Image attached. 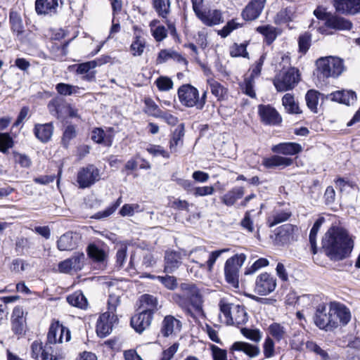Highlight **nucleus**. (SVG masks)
<instances>
[{
    "mask_svg": "<svg viewBox=\"0 0 360 360\" xmlns=\"http://www.w3.org/2000/svg\"><path fill=\"white\" fill-rule=\"evenodd\" d=\"M353 248L354 241L348 232L339 226L329 228L321 240V251L333 262L349 257Z\"/></svg>",
    "mask_w": 360,
    "mask_h": 360,
    "instance_id": "f257e3e1",
    "label": "nucleus"
},
{
    "mask_svg": "<svg viewBox=\"0 0 360 360\" xmlns=\"http://www.w3.org/2000/svg\"><path fill=\"white\" fill-rule=\"evenodd\" d=\"M350 319L349 309L343 304L336 302H330L328 309L325 304H319L314 316L315 325L326 331L332 330L340 324L345 326Z\"/></svg>",
    "mask_w": 360,
    "mask_h": 360,
    "instance_id": "f03ea898",
    "label": "nucleus"
},
{
    "mask_svg": "<svg viewBox=\"0 0 360 360\" xmlns=\"http://www.w3.org/2000/svg\"><path fill=\"white\" fill-rule=\"evenodd\" d=\"M180 292L172 295L173 301L181 307L186 314L195 318L191 307L200 316H205L202 309L203 300L199 289L192 283H181Z\"/></svg>",
    "mask_w": 360,
    "mask_h": 360,
    "instance_id": "7ed1b4c3",
    "label": "nucleus"
},
{
    "mask_svg": "<svg viewBox=\"0 0 360 360\" xmlns=\"http://www.w3.org/2000/svg\"><path fill=\"white\" fill-rule=\"evenodd\" d=\"M318 76L323 78L338 77L344 69L343 61L338 57L328 56L316 60Z\"/></svg>",
    "mask_w": 360,
    "mask_h": 360,
    "instance_id": "20e7f679",
    "label": "nucleus"
},
{
    "mask_svg": "<svg viewBox=\"0 0 360 360\" xmlns=\"http://www.w3.org/2000/svg\"><path fill=\"white\" fill-rule=\"evenodd\" d=\"M246 259L244 254H236L229 258L224 265L226 281L235 288H239V270Z\"/></svg>",
    "mask_w": 360,
    "mask_h": 360,
    "instance_id": "39448f33",
    "label": "nucleus"
},
{
    "mask_svg": "<svg viewBox=\"0 0 360 360\" xmlns=\"http://www.w3.org/2000/svg\"><path fill=\"white\" fill-rule=\"evenodd\" d=\"M299 81V70L295 68H290L280 72L274 80V85L278 91H287L292 89Z\"/></svg>",
    "mask_w": 360,
    "mask_h": 360,
    "instance_id": "423d86ee",
    "label": "nucleus"
},
{
    "mask_svg": "<svg viewBox=\"0 0 360 360\" xmlns=\"http://www.w3.org/2000/svg\"><path fill=\"white\" fill-rule=\"evenodd\" d=\"M100 179L99 170L94 165L82 167L77 173V181L79 188H89Z\"/></svg>",
    "mask_w": 360,
    "mask_h": 360,
    "instance_id": "0eeeda50",
    "label": "nucleus"
},
{
    "mask_svg": "<svg viewBox=\"0 0 360 360\" xmlns=\"http://www.w3.org/2000/svg\"><path fill=\"white\" fill-rule=\"evenodd\" d=\"M276 279L271 274L264 272L259 275L255 281V291L260 295H267L274 291Z\"/></svg>",
    "mask_w": 360,
    "mask_h": 360,
    "instance_id": "6e6552de",
    "label": "nucleus"
},
{
    "mask_svg": "<svg viewBox=\"0 0 360 360\" xmlns=\"http://www.w3.org/2000/svg\"><path fill=\"white\" fill-rule=\"evenodd\" d=\"M180 103L188 108L195 106L199 96L198 90L191 84H187L181 86L177 91Z\"/></svg>",
    "mask_w": 360,
    "mask_h": 360,
    "instance_id": "1a4fd4ad",
    "label": "nucleus"
},
{
    "mask_svg": "<svg viewBox=\"0 0 360 360\" xmlns=\"http://www.w3.org/2000/svg\"><path fill=\"white\" fill-rule=\"evenodd\" d=\"M108 309L110 311H106L102 314L96 323V333L98 337L105 338L109 335L112 329V319L114 315H112V311L115 310V306H110L109 304Z\"/></svg>",
    "mask_w": 360,
    "mask_h": 360,
    "instance_id": "9d476101",
    "label": "nucleus"
},
{
    "mask_svg": "<svg viewBox=\"0 0 360 360\" xmlns=\"http://www.w3.org/2000/svg\"><path fill=\"white\" fill-rule=\"evenodd\" d=\"M258 114L261 121L266 125H278L282 122L278 112L270 105L261 104L258 106Z\"/></svg>",
    "mask_w": 360,
    "mask_h": 360,
    "instance_id": "9b49d317",
    "label": "nucleus"
},
{
    "mask_svg": "<svg viewBox=\"0 0 360 360\" xmlns=\"http://www.w3.org/2000/svg\"><path fill=\"white\" fill-rule=\"evenodd\" d=\"M266 0H251L244 8L241 16L246 21L255 20L262 13Z\"/></svg>",
    "mask_w": 360,
    "mask_h": 360,
    "instance_id": "f8f14e48",
    "label": "nucleus"
},
{
    "mask_svg": "<svg viewBox=\"0 0 360 360\" xmlns=\"http://www.w3.org/2000/svg\"><path fill=\"white\" fill-rule=\"evenodd\" d=\"M333 6L338 13L343 15L360 13V0H333Z\"/></svg>",
    "mask_w": 360,
    "mask_h": 360,
    "instance_id": "ddd939ff",
    "label": "nucleus"
},
{
    "mask_svg": "<svg viewBox=\"0 0 360 360\" xmlns=\"http://www.w3.org/2000/svg\"><path fill=\"white\" fill-rule=\"evenodd\" d=\"M153 316L143 310L131 318L130 325L139 334L150 326Z\"/></svg>",
    "mask_w": 360,
    "mask_h": 360,
    "instance_id": "4468645a",
    "label": "nucleus"
},
{
    "mask_svg": "<svg viewBox=\"0 0 360 360\" xmlns=\"http://www.w3.org/2000/svg\"><path fill=\"white\" fill-rule=\"evenodd\" d=\"M86 253L93 262L97 264L100 268L107 265L108 253L104 249L94 243L89 244L86 248Z\"/></svg>",
    "mask_w": 360,
    "mask_h": 360,
    "instance_id": "2eb2a0df",
    "label": "nucleus"
},
{
    "mask_svg": "<svg viewBox=\"0 0 360 360\" xmlns=\"http://www.w3.org/2000/svg\"><path fill=\"white\" fill-rule=\"evenodd\" d=\"M164 271L166 274H172L176 271L182 264V257L179 252L167 250L165 253Z\"/></svg>",
    "mask_w": 360,
    "mask_h": 360,
    "instance_id": "dca6fc26",
    "label": "nucleus"
},
{
    "mask_svg": "<svg viewBox=\"0 0 360 360\" xmlns=\"http://www.w3.org/2000/svg\"><path fill=\"white\" fill-rule=\"evenodd\" d=\"M48 110L51 115L58 120L63 119L68 110V103L61 97H55L48 103Z\"/></svg>",
    "mask_w": 360,
    "mask_h": 360,
    "instance_id": "f3484780",
    "label": "nucleus"
},
{
    "mask_svg": "<svg viewBox=\"0 0 360 360\" xmlns=\"http://www.w3.org/2000/svg\"><path fill=\"white\" fill-rule=\"evenodd\" d=\"M297 227L290 224H285L275 230V240L281 245L287 244L294 240V232Z\"/></svg>",
    "mask_w": 360,
    "mask_h": 360,
    "instance_id": "a211bd4d",
    "label": "nucleus"
},
{
    "mask_svg": "<svg viewBox=\"0 0 360 360\" xmlns=\"http://www.w3.org/2000/svg\"><path fill=\"white\" fill-rule=\"evenodd\" d=\"M271 151L284 155H295L302 151V147L297 143L283 142L273 146Z\"/></svg>",
    "mask_w": 360,
    "mask_h": 360,
    "instance_id": "6ab92c4d",
    "label": "nucleus"
},
{
    "mask_svg": "<svg viewBox=\"0 0 360 360\" xmlns=\"http://www.w3.org/2000/svg\"><path fill=\"white\" fill-rule=\"evenodd\" d=\"M326 97L333 101L347 105H352L356 101V93L352 90L337 91L328 94Z\"/></svg>",
    "mask_w": 360,
    "mask_h": 360,
    "instance_id": "aec40b11",
    "label": "nucleus"
},
{
    "mask_svg": "<svg viewBox=\"0 0 360 360\" xmlns=\"http://www.w3.org/2000/svg\"><path fill=\"white\" fill-rule=\"evenodd\" d=\"M9 23L11 31L15 34L18 40L22 42L25 39V27L20 15L15 11L10 12Z\"/></svg>",
    "mask_w": 360,
    "mask_h": 360,
    "instance_id": "412c9836",
    "label": "nucleus"
},
{
    "mask_svg": "<svg viewBox=\"0 0 360 360\" xmlns=\"http://www.w3.org/2000/svg\"><path fill=\"white\" fill-rule=\"evenodd\" d=\"M181 322L172 315L165 316L161 326L160 333L165 338L172 335L174 330L179 331L181 328Z\"/></svg>",
    "mask_w": 360,
    "mask_h": 360,
    "instance_id": "4be33fe9",
    "label": "nucleus"
},
{
    "mask_svg": "<svg viewBox=\"0 0 360 360\" xmlns=\"http://www.w3.org/2000/svg\"><path fill=\"white\" fill-rule=\"evenodd\" d=\"M324 24L326 27L337 30H350L352 28L350 20L333 13Z\"/></svg>",
    "mask_w": 360,
    "mask_h": 360,
    "instance_id": "5701e85b",
    "label": "nucleus"
},
{
    "mask_svg": "<svg viewBox=\"0 0 360 360\" xmlns=\"http://www.w3.org/2000/svg\"><path fill=\"white\" fill-rule=\"evenodd\" d=\"M54 127L53 122L36 124L34 127V134L42 143H47L52 137Z\"/></svg>",
    "mask_w": 360,
    "mask_h": 360,
    "instance_id": "b1692460",
    "label": "nucleus"
},
{
    "mask_svg": "<svg viewBox=\"0 0 360 360\" xmlns=\"http://www.w3.org/2000/svg\"><path fill=\"white\" fill-rule=\"evenodd\" d=\"M58 0H36L35 11L38 15H52L57 12Z\"/></svg>",
    "mask_w": 360,
    "mask_h": 360,
    "instance_id": "393cba45",
    "label": "nucleus"
},
{
    "mask_svg": "<svg viewBox=\"0 0 360 360\" xmlns=\"http://www.w3.org/2000/svg\"><path fill=\"white\" fill-rule=\"evenodd\" d=\"M198 18L207 26L212 27L216 25H219L224 22L222 13L221 11L209 10L207 12L203 11L201 13Z\"/></svg>",
    "mask_w": 360,
    "mask_h": 360,
    "instance_id": "a878e982",
    "label": "nucleus"
},
{
    "mask_svg": "<svg viewBox=\"0 0 360 360\" xmlns=\"http://www.w3.org/2000/svg\"><path fill=\"white\" fill-rule=\"evenodd\" d=\"M230 350L231 352H243L250 358L255 357L260 353V349L258 346L241 341L235 342L231 345Z\"/></svg>",
    "mask_w": 360,
    "mask_h": 360,
    "instance_id": "bb28decb",
    "label": "nucleus"
},
{
    "mask_svg": "<svg viewBox=\"0 0 360 360\" xmlns=\"http://www.w3.org/2000/svg\"><path fill=\"white\" fill-rule=\"evenodd\" d=\"M293 163L292 158L282 157L280 155H272L269 158L263 159L262 165L267 169H272L276 167H285L290 166Z\"/></svg>",
    "mask_w": 360,
    "mask_h": 360,
    "instance_id": "cd10ccee",
    "label": "nucleus"
},
{
    "mask_svg": "<svg viewBox=\"0 0 360 360\" xmlns=\"http://www.w3.org/2000/svg\"><path fill=\"white\" fill-rule=\"evenodd\" d=\"M244 188L242 186L234 187L229 191L221 198V200L223 204L228 207L233 205L236 202L242 198L244 195Z\"/></svg>",
    "mask_w": 360,
    "mask_h": 360,
    "instance_id": "c85d7f7f",
    "label": "nucleus"
},
{
    "mask_svg": "<svg viewBox=\"0 0 360 360\" xmlns=\"http://www.w3.org/2000/svg\"><path fill=\"white\" fill-rule=\"evenodd\" d=\"M76 247L77 243L73 240L72 233L70 232L64 233L57 240V248L60 251L72 250Z\"/></svg>",
    "mask_w": 360,
    "mask_h": 360,
    "instance_id": "c756f323",
    "label": "nucleus"
},
{
    "mask_svg": "<svg viewBox=\"0 0 360 360\" xmlns=\"http://www.w3.org/2000/svg\"><path fill=\"white\" fill-rule=\"evenodd\" d=\"M325 219L323 217H319L313 224L312 228L310 230L309 240L311 245V251L313 255H316L318 252L316 245V236L317 233L324 222Z\"/></svg>",
    "mask_w": 360,
    "mask_h": 360,
    "instance_id": "7c9ffc66",
    "label": "nucleus"
},
{
    "mask_svg": "<svg viewBox=\"0 0 360 360\" xmlns=\"http://www.w3.org/2000/svg\"><path fill=\"white\" fill-rule=\"evenodd\" d=\"M140 301L143 307L146 309H143L146 312H150L153 316L154 313L158 310V301L157 297L152 295L144 294L141 296Z\"/></svg>",
    "mask_w": 360,
    "mask_h": 360,
    "instance_id": "2f4dec72",
    "label": "nucleus"
},
{
    "mask_svg": "<svg viewBox=\"0 0 360 360\" xmlns=\"http://www.w3.org/2000/svg\"><path fill=\"white\" fill-rule=\"evenodd\" d=\"M66 300L70 305L79 309H86L88 305L87 299L82 291H75L68 295Z\"/></svg>",
    "mask_w": 360,
    "mask_h": 360,
    "instance_id": "473e14b6",
    "label": "nucleus"
},
{
    "mask_svg": "<svg viewBox=\"0 0 360 360\" xmlns=\"http://www.w3.org/2000/svg\"><path fill=\"white\" fill-rule=\"evenodd\" d=\"M64 331V328L58 323L56 325L51 324L47 334V343L56 344V342H61L63 339L62 333Z\"/></svg>",
    "mask_w": 360,
    "mask_h": 360,
    "instance_id": "72a5a7b5",
    "label": "nucleus"
},
{
    "mask_svg": "<svg viewBox=\"0 0 360 360\" xmlns=\"http://www.w3.org/2000/svg\"><path fill=\"white\" fill-rule=\"evenodd\" d=\"M256 31L264 37L267 45L271 44L277 37L276 28L270 25L259 26Z\"/></svg>",
    "mask_w": 360,
    "mask_h": 360,
    "instance_id": "f704fd0d",
    "label": "nucleus"
},
{
    "mask_svg": "<svg viewBox=\"0 0 360 360\" xmlns=\"http://www.w3.org/2000/svg\"><path fill=\"white\" fill-rule=\"evenodd\" d=\"M290 211L280 210L275 211L267 219V224L269 227H273L280 223L286 221L291 217Z\"/></svg>",
    "mask_w": 360,
    "mask_h": 360,
    "instance_id": "c9c22d12",
    "label": "nucleus"
},
{
    "mask_svg": "<svg viewBox=\"0 0 360 360\" xmlns=\"http://www.w3.org/2000/svg\"><path fill=\"white\" fill-rule=\"evenodd\" d=\"M319 96H321L323 98L324 95L315 89H310L307 91L305 95L307 105L310 110L314 113L317 112V105Z\"/></svg>",
    "mask_w": 360,
    "mask_h": 360,
    "instance_id": "e433bc0d",
    "label": "nucleus"
},
{
    "mask_svg": "<svg viewBox=\"0 0 360 360\" xmlns=\"http://www.w3.org/2000/svg\"><path fill=\"white\" fill-rule=\"evenodd\" d=\"M282 103L287 112L290 114L301 113L298 103L295 102L291 94H285L282 98Z\"/></svg>",
    "mask_w": 360,
    "mask_h": 360,
    "instance_id": "4c0bfd02",
    "label": "nucleus"
},
{
    "mask_svg": "<svg viewBox=\"0 0 360 360\" xmlns=\"http://www.w3.org/2000/svg\"><path fill=\"white\" fill-rule=\"evenodd\" d=\"M212 94L217 98V100H223L227 94V89L223 86L219 82L210 79L207 80Z\"/></svg>",
    "mask_w": 360,
    "mask_h": 360,
    "instance_id": "58836bf2",
    "label": "nucleus"
},
{
    "mask_svg": "<svg viewBox=\"0 0 360 360\" xmlns=\"http://www.w3.org/2000/svg\"><path fill=\"white\" fill-rule=\"evenodd\" d=\"M153 6L160 17L166 18L170 12L169 0H153Z\"/></svg>",
    "mask_w": 360,
    "mask_h": 360,
    "instance_id": "ea45409f",
    "label": "nucleus"
},
{
    "mask_svg": "<svg viewBox=\"0 0 360 360\" xmlns=\"http://www.w3.org/2000/svg\"><path fill=\"white\" fill-rule=\"evenodd\" d=\"M233 313L234 324L239 326L247 323L248 316L244 306H233Z\"/></svg>",
    "mask_w": 360,
    "mask_h": 360,
    "instance_id": "a19ab883",
    "label": "nucleus"
},
{
    "mask_svg": "<svg viewBox=\"0 0 360 360\" xmlns=\"http://www.w3.org/2000/svg\"><path fill=\"white\" fill-rule=\"evenodd\" d=\"M169 58L176 59L179 62L187 63V60L180 54L175 51H168L166 49L161 50L157 58V63L161 64L166 62Z\"/></svg>",
    "mask_w": 360,
    "mask_h": 360,
    "instance_id": "79ce46f5",
    "label": "nucleus"
},
{
    "mask_svg": "<svg viewBox=\"0 0 360 360\" xmlns=\"http://www.w3.org/2000/svg\"><path fill=\"white\" fill-rule=\"evenodd\" d=\"M248 44V41H245L240 44L234 43L231 48V56L233 58L243 57L245 58H249V53L247 51V46Z\"/></svg>",
    "mask_w": 360,
    "mask_h": 360,
    "instance_id": "37998d69",
    "label": "nucleus"
},
{
    "mask_svg": "<svg viewBox=\"0 0 360 360\" xmlns=\"http://www.w3.org/2000/svg\"><path fill=\"white\" fill-rule=\"evenodd\" d=\"M122 202V197L118 198L115 202L112 203L105 210L96 212L92 217V218H94L95 219H101L108 217L109 216L112 214L116 211V210L120 205Z\"/></svg>",
    "mask_w": 360,
    "mask_h": 360,
    "instance_id": "c03bdc74",
    "label": "nucleus"
},
{
    "mask_svg": "<svg viewBox=\"0 0 360 360\" xmlns=\"http://www.w3.org/2000/svg\"><path fill=\"white\" fill-rule=\"evenodd\" d=\"M306 348L309 352H313L320 357V360H329L330 356L326 350L321 348L316 342L314 341H307Z\"/></svg>",
    "mask_w": 360,
    "mask_h": 360,
    "instance_id": "a18cd8bd",
    "label": "nucleus"
},
{
    "mask_svg": "<svg viewBox=\"0 0 360 360\" xmlns=\"http://www.w3.org/2000/svg\"><path fill=\"white\" fill-rule=\"evenodd\" d=\"M311 44V34L304 32L298 37L299 52L305 54L309 49Z\"/></svg>",
    "mask_w": 360,
    "mask_h": 360,
    "instance_id": "49530a36",
    "label": "nucleus"
},
{
    "mask_svg": "<svg viewBox=\"0 0 360 360\" xmlns=\"http://www.w3.org/2000/svg\"><path fill=\"white\" fill-rule=\"evenodd\" d=\"M269 333L278 342L284 338L285 335V329L278 323H273L269 326Z\"/></svg>",
    "mask_w": 360,
    "mask_h": 360,
    "instance_id": "de8ad7c7",
    "label": "nucleus"
},
{
    "mask_svg": "<svg viewBox=\"0 0 360 360\" xmlns=\"http://www.w3.org/2000/svg\"><path fill=\"white\" fill-rule=\"evenodd\" d=\"M77 133L75 127L72 124L68 125L63 134L61 144L65 148H68L70 141L76 137Z\"/></svg>",
    "mask_w": 360,
    "mask_h": 360,
    "instance_id": "09e8293b",
    "label": "nucleus"
},
{
    "mask_svg": "<svg viewBox=\"0 0 360 360\" xmlns=\"http://www.w3.org/2000/svg\"><path fill=\"white\" fill-rule=\"evenodd\" d=\"M69 259L73 271L77 272L81 271L84 266L85 255L83 252H75Z\"/></svg>",
    "mask_w": 360,
    "mask_h": 360,
    "instance_id": "8fccbe9b",
    "label": "nucleus"
},
{
    "mask_svg": "<svg viewBox=\"0 0 360 360\" xmlns=\"http://www.w3.org/2000/svg\"><path fill=\"white\" fill-rule=\"evenodd\" d=\"M56 89L60 95L70 96L72 94H77L79 88L76 86L61 82L56 84Z\"/></svg>",
    "mask_w": 360,
    "mask_h": 360,
    "instance_id": "3c124183",
    "label": "nucleus"
},
{
    "mask_svg": "<svg viewBox=\"0 0 360 360\" xmlns=\"http://www.w3.org/2000/svg\"><path fill=\"white\" fill-rule=\"evenodd\" d=\"M13 140L8 133H0V152L6 154L13 146Z\"/></svg>",
    "mask_w": 360,
    "mask_h": 360,
    "instance_id": "603ef678",
    "label": "nucleus"
},
{
    "mask_svg": "<svg viewBox=\"0 0 360 360\" xmlns=\"http://www.w3.org/2000/svg\"><path fill=\"white\" fill-rule=\"evenodd\" d=\"M157 280L168 290H173L178 286L176 278L173 276H158Z\"/></svg>",
    "mask_w": 360,
    "mask_h": 360,
    "instance_id": "864d4df0",
    "label": "nucleus"
},
{
    "mask_svg": "<svg viewBox=\"0 0 360 360\" xmlns=\"http://www.w3.org/2000/svg\"><path fill=\"white\" fill-rule=\"evenodd\" d=\"M131 50L134 56H139L142 55L145 48V41L141 39V37L136 36L134 40L131 44Z\"/></svg>",
    "mask_w": 360,
    "mask_h": 360,
    "instance_id": "5fc2aeb1",
    "label": "nucleus"
},
{
    "mask_svg": "<svg viewBox=\"0 0 360 360\" xmlns=\"http://www.w3.org/2000/svg\"><path fill=\"white\" fill-rule=\"evenodd\" d=\"M243 27V24L235 22L234 20H231L226 24L223 28L218 31V34L222 38L228 37L234 30Z\"/></svg>",
    "mask_w": 360,
    "mask_h": 360,
    "instance_id": "6e6d98bb",
    "label": "nucleus"
},
{
    "mask_svg": "<svg viewBox=\"0 0 360 360\" xmlns=\"http://www.w3.org/2000/svg\"><path fill=\"white\" fill-rule=\"evenodd\" d=\"M240 332L245 338L255 342H259L262 338L261 333L259 329L243 328Z\"/></svg>",
    "mask_w": 360,
    "mask_h": 360,
    "instance_id": "4d7b16f0",
    "label": "nucleus"
},
{
    "mask_svg": "<svg viewBox=\"0 0 360 360\" xmlns=\"http://www.w3.org/2000/svg\"><path fill=\"white\" fill-rule=\"evenodd\" d=\"M155 84L160 91H167L173 87V82L168 77L160 76L156 81Z\"/></svg>",
    "mask_w": 360,
    "mask_h": 360,
    "instance_id": "13d9d810",
    "label": "nucleus"
},
{
    "mask_svg": "<svg viewBox=\"0 0 360 360\" xmlns=\"http://www.w3.org/2000/svg\"><path fill=\"white\" fill-rule=\"evenodd\" d=\"M255 79L252 77H245L244 79L243 89L245 94L248 95L250 98H256V94L254 90Z\"/></svg>",
    "mask_w": 360,
    "mask_h": 360,
    "instance_id": "bf43d9fd",
    "label": "nucleus"
},
{
    "mask_svg": "<svg viewBox=\"0 0 360 360\" xmlns=\"http://www.w3.org/2000/svg\"><path fill=\"white\" fill-rule=\"evenodd\" d=\"M13 155L15 162H18L22 167L29 168L31 166V159L27 155L16 151H13Z\"/></svg>",
    "mask_w": 360,
    "mask_h": 360,
    "instance_id": "052dcab7",
    "label": "nucleus"
},
{
    "mask_svg": "<svg viewBox=\"0 0 360 360\" xmlns=\"http://www.w3.org/2000/svg\"><path fill=\"white\" fill-rule=\"evenodd\" d=\"M220 311L224 316L226 318L227 325H234L233 318L231 315L233 309L231 304L228 303H220L219 304Z\"/></svg>",
    "mask_w": 360,
    "mask_h": 360,
    "instance_id": "680f3d73",
    "label": "nucleus"
},
{
    "mask_svg": "<svg viewBox=\"0 0 360 360\" xmlns=\"http://www.w3.org/2000/svg\"><path fill=\"white\" fill-rule=\"evenodd\" d=\"M146 150L153 156H162L165 158H169V154L167 151L159 145L150 144L146 148Z\"/></svg>",
    "mask_w": 360,
    "mask_h": 360,
    "instance_id": "e2e57ef3",
    "label": "nucleus"
},
{
    "mask_svg": "<svg viewBox=\"0 0 360 360\" xmlns=\"http://www.w3.org/2000/svg\"><path fill=\"white\" fill-rule=\"evenodd\" d=\"M290 20V11L288 8L281 10L274 18V22L276 25L284 24Z\"/></svg>",
    "mask_w": 360,
    "mask_h": 360,
    "instance_id": "0e129e2a",
    "label": "nucleus"
},
{
    "mask_svg": "<svg viewBox=\"0 0 360 360\" xmlns=\"http://www.w3.org/2000/svg\"><path fill=\"white\" fill-rule=\"evenodd\" d=\"M263 352L265 358H271L274 356V340L267 337L263 344Z\"/></svg>",
    "mask_w": 360,
    "mask_h": 360,
    "instance_id": "69168bd1",
    "label": "nucleus"
},
{
    "mask_svg": "<svg viewBox=\"0 0 360 360\" xmlns=\"http://www.w3.org/2000/svg\"><path fill=\"white\" fill-rule=\"evenodd\" d=\"M152 36L156 41H162L167 36V30L163 25H158L151 30Z\"/></svg>",
    "mask_w": 360,
    "mask_h": 360,
    "instance_id": "338daca9",
    "label": "nucleus"
},
{
    "mask_svg": "<svg viewBox=\"0 0 360 360\" xmlns=\"http://www.w3.org/2000/svg\"><path fill=\"white\" fill-rule=\"evenodd\" d=\"M52 344L46 342L41 354V360H58L56 354H53Z\"/></svg>",
    "mask_w": 360,
    "mask_h": 360,
    "instance_id": "774afa93",
    "label": "nucleus"
}]
</instances>
